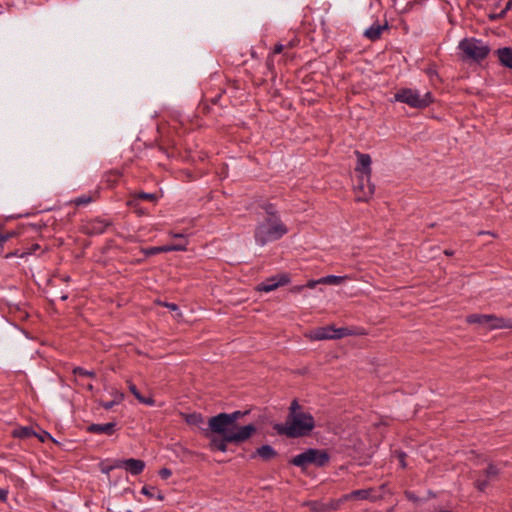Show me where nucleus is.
I'll use <instances>...</instances> for the list:
<instances>
[{"label": "nucleus", "mask_w": 512, "mask_h": 512, "mask_svg": "<svg viewBox=\"0 0 512 512\" xmlns=\"http://www.w3.org/2000/svg\"><path fill=\"white\" fill-rule=\"evenodd\" d=\"M260 207L263 214L256 225L254 237L257 244L264 246L282 238L288 232V228L282 222L274 204L264 203Z\"/></svg>", "instance_id": "obj_2"}, {"label": "nucleus", "mask_w": 512, "mask_h": 512, "mask_svg": "<svg viewBox=\"0 0 512 512\" xmlns=\"http://www.w3.org/2000/svg\"><path fill=\"white\" fill-rule=\"evenodd\" d=\"M375 186L371 183V177L368 181L364 179V174L358 176V182L355 185L357 201H367L374 194Z\"/></svg>", "instance_id": "obj_11"}, {"label": "nucleus", "mask_w": 512, "mask_h": 512, "mask_svg": "<svg viewBox=\"0 0 512 512\" xmlns=\"http://www.w3.org/2000/svg\"><path fill=\"white\" fill-rule=\"evenodd\" d=\"M404 456H405V454H404V453H401V454H400V462H401V466H402V467H405Z\"/></svg>", "instance_id": "obj_49"}, {"label": "nucleus", "mask_w": 512, "mask_h": 512, "mask_svg": "<svg viewBox=\"0 0 512 512\" xmlns=\"http://www.w3.org/2000/svg\"><path fill=\"white\" fill-rule=\"evenodd\" d=\"M37 436L41 442H44L46 439L51 438L50 434L46 431H44L41 435H35Z\"/></svg>", "instance_id": "obj_40"}, {"label": "nucleus", "mask_w": 512, "mask_h": 512, "mask_svg": "<svg viewBox=\"0 0 512 512\" xmlns=\"http://www.w3.org/2000/svg\"><path fill=\"white\" fill-rule=\"evenodd\" d=\"M485 233H486V232H484V231H480L478 234H479V235H482V234H485Z\"/></svg>", "instance_id": "obj_56"}, {"label": "nucleus", "mask_w": 512, "mask_h": 512, "mask_svg": "<svg viewBox=\"0 0 512 512\" xmlns=\"http://www.w3.org/2000/svg\"><path fill=\"white\" fill-rule=\"evenodd\" d=\"M124 399V394L123 393H117V395L115 396V398L111 401H108V402H103L101 401L100 402V405L105 409V410H110L112 409L115 405L119 404L122 400Z\"/></svg>", "instance_id": "obj_26"}, {"label": "nucleus", "mask_w": 512, "mask_h": 512, "mask_svg": "<svg viewBox=\"0 0 512 512\" xmlns=\"http://www.w3.org/2000/svg\"><path fill=\"white\" fill-rule=\"evenodd\" d=\"M157 499H158V500H163V499H164V496H163L162 494H158V495H157Z\"/></svg>", "instance_id": "obj_52"}, {"label": "nucleus", "mask_w": 512, "mask_h": 512, "mask_svg": "<svg viewBox=\"0 0 512 512\" xmlns=\"http://www.w3.org/2000/svg\"><path fill=\"white\" fill-rule=\"evenodd\" d=\"M85 387L88 391L92 392L94 390V386L92 384H87Z\"/></svg>", "instance_id": "obj_50"}, {"label": "nucleus", "mask_w": 512, "mask_h": 512, "mask_svg": "<svg viewBox=\"0 0 512 512\" xmlns=\"http://www.w3.org/2000/svg\"><path fill=\"white\" fill-rule=\"evenodd\" d=\"M159 247H160V253H166V252H171V251H185L184 245L167 244V245H163V246H159Z\"/></svg>", "instance_id": "obj_29"}, {"label": "nucleus", "mask_w": 512, "mask_h": 512, "mask_svg": "<svg viewBox=\"0 0 512 512\" xmlns=\"http://www.w3.org/2000/svg\"><path fill=\"white\" fill-rule=\"evenodd\" d=\"M512 7V0H509L507 3H506V6L505 8L502 10V11H505V14L507 13L508 10H510Z\"/></svg>", "instance_id": "obj_45"}, {"label": "nucleus", "mask_w": 512, "mask_h": 512, "mask_svg": "<svg viewBox=\"0 0 512 512\" xmlns=\"http://www.w3.org/2000/svg\"><path fill=\"white\" fill-rule=\"evenodd\" d=\"M115 468H117V467H116V461L114 462V464H113V465H110V466H103V467L101 468V471H102L103 473H105V474H109V473H110V471H112V470H113V469H115Z\"/></svg>", "instance_id": "obj_35"}, {"label": "nucleus", "mask_w": 512, "mask_h": 512, "mask_svg": "<svg viewBox=\"0 0 512 512\" xmlns=\"http://www.w3.org/2000/svg\"><path fill=\"white\" fill-rule=\"evenodd\" d=\"M171 475H172V471L168 468H162L159 471V476L164 480L168 479Z\"/></svg>", "instance_id": "obj_33"}, {"label": "nucleus", "mask_w": 512, "mask_h": 512, "mask_svg": "<svg viewBox=\"0 0 512 512\" xmlns=\"http://www.w3.org/2000/svg\"><path fill=\"white\" fill-rule=\"evenodd\" d=\"M186 422L191 425L200 426L204 421L201 414L191 413L186 416Z\"/></svg>", "instance_id": "obj_28"}, {"label": "nucleus", "mask_w": 512, "mask_h": 512, "mask_svg": "<svg viewBox=\"0 0 512 512\" xmlns=\"http://www.w3.org/2000/svg\"><path fill=\"white\" fill-rule=\"evenodd\" d=\"M357 156V165L355 171L364 174V179L368 181V177H371V157L369 154L361 153L359 151L355 152Z\"/></svg>", "instance_id": "obj_14"}, {"label": "nucleus", "mask_w": 512, "mask_h": 512, "mask_svg": "<svg viewBox=\"0 0 512 512\" xmlns=\"http://www.w3.org/2000/svg\"><path fill=\"white\" fill-rule=\"evenodd\" d=\"M504 16H505V11H501L498 14H490L489 18H490V20H496V19L503 18Z\"/></svg>", "instance_id": "obj_38"}, {"label": "nucleus", "mask_w": 512, "mask_h": 512, "mask_svg": "<svg viewBox=\"0 0 512 512\" xmlns=\"http://www.w3.org/2000/svg\"><path fill=\"white\" fill-rule=\"evenodd\" d=\"M389 29L387 21L384 24L374 23L367 28L363 35L370 41H377L381 38L382 32Z\"/></svg>", "instance_id": "obj_15"}, {"label": "nucleus", "mask_w": 512, "mask_h": 512, "mask_svg": "<svg viewBox=\"0 0 512 512\" xmlns=\"http://www.w3.org/2000/svg\"><path fill=\"white\" fill-rule=\"evenodd\" d=\"M508 324H509V326H507V328L512 329V320L511 319H508Z\"/></svg>", "instance_id": "obj_51"}, {"label": "nucleus", "mask_w": 512, "mask_h": 512, "mask_svg": "<svg viewBox=\"0 0 512 512\" xmlns=\"http://www.w3.org/2000/svg\"><path fill=\"white\" fill-rule=\"evenodd\" d=\"M312 512H328V505L321 501H307L304 503Z\"/></svg>", "instance_id": "obj_25"}, {"label": "nucleus", "mask_w": 512, "mask_h": 512, "mask_svg": "<svg viewBox=\"0 0 512 512\" xmlns=\"http://www.w3.org/2000/svg\"><path fill=\"white\" fill-rule=\"evenodd\" d=\"M314 428V417L311 413L306 412L296 399L289 406L286 421L273 425V429L278 435H284L288 438L307 436Z\"/></svg>", "instance_id": "obj_1"}, {"label": "nucleus", "mask_w": 512, "mask_h": 512, "mask_svg": "<svg viewBox=\"0 0 512 512\" xmlns=\"http://www.w3.org/2000/svg\"><path fill=\"white\" fill-rule=\"evenodd\" d=\"M318 284H322V282H319V279H318V280H310V281H308V282L304 285V287L309 288V289H313V288H315V287H316V285H318Z\"/></svg>", "instance_id": "obj_34"}, {"label": "nucleus", "mask_w": 512, "mask_h": 512, "mask_svg": "<svg viewBox=\"0 0 512 512\" xmlns=\"http://www.w3.org/2000/svg\"><path fill=\"white\" fill-rule=\"evenodd\" d=\"M296 42L297 41H295V40L289 41L286 47L293 48L296 45Z\"/></svg>", "instance_id": "obj_48"}, {"label": "nucleus", "mask_w": 512, "mask_h": 512, "mask_svg": "<svg viewBox=\"0 0 512 512\" xmlns=\"http://www.w3.org/2000/svg\"><path fill=\"white\" fill-rule=\"evenodd\" d=\"M290 282V277L288 274H278L276 276H273L271 278L266 279L264 282H262L258 290L264 291V292H270L275 289H277L280 286L286 285Z\"/></svg>", "instance_id": "obj_12"}, {"label": "nucleus", "mask_w": 512, "mask_h": 512, "mask_svg": "<svg viewBox=\"0 0 512 512\" xmlns=\"http://www.w3.org/2000/svg\"><path fill=\"white\" fill-rule=\"evenodd\" d=\"M61 299H62V300H66V299H67V295H63V296L61 297Z\"/></svg>", "instance_id": "obj_55"}, {"label": "nucleus", "mask_w": 512, "mask_h": 512, "mask_svg": "<svg viewBox=\"0 0 512 512\" xmlns=\"http://www.w3.org/2000/svg\"><path fill=\"white\" fill-rule=\"evenodd\" d=\"M346 335H348L347 328L335 329L332 326H328L312 331L310 338L313 340L340 339Z\"/></svg>", "instance_id": "obj_10"}, {"label": "nucleus", "mask_w": 512, "mask_h": 512, "mask_svg": "<svg viewBox=\"0 0 512 512\" xmlns=\"http://www.w3.org/2000/svg\"><path fill=\"white\" fill-rule=\"evenodd\" d=\"M256 432V426L254 424H248L239 428L238 431L215 432L221 435V437H212L210 440L209 447L212 450H219L221 452L227 451L228 443H242L248 440Z\"/></svg>", "instance_id": "obj_3"}, {"label": "nucleus", "mask_w": 512, "mask_h": 512, "mask_svg": "<svg viewBox=\"0 0 512 512\" xmlns=\"http://www.w3.org/2000/svg\"><path fill=\"white\" fill-rule=\"evenodd\" d=\"M330 456L326 450L309 448L294 456L290 463L304 470L308 465L323 467L329 462Z\"/></svg>", "instance_id": "obj_6"}, {"label": "nucleus", "mask_w": 512, "mask_h": 512, "mask_svg": "<svg viewBox=\"0 0 512 512\" xmlns=\"http://www.w3.org/2000/svg\"><path fill=\"white\" fill-rule=\"evenodd\" d=\"M372 489H359L354 490L342 496V500H365L371 495Z\"/></svg>", "instance_id": "obj_20"}, {"label": "nucleus", "mask_w": 512, "mask_h": 512, "mask_svg": "<svg viewBox=\"0 0 512 512\" xmlns=\"http://www.w3.org/2000/svg\"><path fill=\"white\" fill-rule=\"evenodd\" d=\"M395 100L405 103L413 108H425L433 99L431 93L420 94L419 91L410 88L400 89L394 96Z\"/></svg>", "instance_id": "obj_7"}, {"label": "nucleus", "mask_w": 512, "mask_h": 512, "mask_svg": "<svg viewBox=\"0 0 512 512\" xmlns=\"http://www.w3.org/2000/svg\"><path fill=\"white\" fill-rule=\"evenodd\" d=\"M284 48H285V46L283 44L278 43V44L275 45V47L273 49V53L274 54H279V53H281L284 50Z\"/></svg>", "instance_id": "obj_39"}, {"label": "nucleus", "mask_w": 512, "mask_h": 512, "mask_svg": "<svg viewBox=\"0 0 512 512\" xmlns=\"http://www.w3.org/2000/svg\"><path fill=\"white\" fill-rule=\"evenodd\" d=\"M110 224L111 223L106 220L95 219L85 226V232L88 235H99L104 233Z\"/></svg>", "instance_id": "obj_16"}, {"label": "nucleus", "mask_w": 512, "mask_h": 512, "mask_svg": "<svg viewBox=\"0 0 512 512\" xmlns=\"http://www.w3.org/2000/svg\"><path fill=\"white\" fill-rule=\"evenodd\" d=\"M187 244H188L187 240H180V242L173 243L172 245H184L185 250H186L187 249Z\"/></svg>", "instance_id": "obj_46"}, {"label": "nucleus", "mask_w": 512, "mask_h": 512, "mask_svg": "<svg viewBox=\"0 0 512 512\" xmlns=\"http://www.w3.org/2000/svg\"><path fill=\"white\" fill-rule=\"evenodd\" d=\"M13 434L19 438H29L33 435H36V433L29 427H20L14 430Z\"/></svg>", "instance_id": "obj_27"}, {"label": "nucleus", "mask_w": 512, "mask_h": 512, "mask_svg": "<svg viewBox=\"0 0 512 512\" xmlns=\"http://www.w3.org/2000/svg\"><path fill=\"white\" fill-rule=\"evenodd\" d=\"M128 383V389L129 391L134 395V397L143 404L153 406L155 401L151 397H144L140 394L139 390L137 389L136 385L132 383L131 381H127Z\"/></svg>", "instance_id": "obj_21"}, {"label": "nucleus", "mask_w": 512, "mask_h": 512, "mask_svg": "<svg viewBox=\"0 0 512 512\" xmlns=\"http://www.w3.org/2000/svg\"><path fill=\"white\" fill-rule=\"evenodd\" d=\"M72 373H73V375L75 377H77L75 379V381L79 385H83V383H81L78 378H81V377H88V378H91V379L96 378V373H95L94 370H87V369H84L82 367H75V368H73Z\"/></svg>", "instance_id": "obj_22"}, {"label": "nucleus", "mask_w": 512, "mask_h": 512, "mask_svg": "<svg viewBox=\"0 0 512 512\" xmlns=\"http://www.w3.org/2000/svg\"><path fill=\"white\" fill-rule=\"evenodd\" d=\"M11 236V233L0 234V245H3Z\"/></svg>", "instance_id": "obj_37"}, {"label": "nucleus", "mask_w": 512, "mask_h": 512, "mask_svg": "<svg viewBox=\"0 0 512 512\" xmlns=\"http://www.w3.org/2000/svg\"><path fill=\"white\" fill-rule=\"evenodd\" d=\"M458 49L461 51L463 59L474 62L484 60L490 52V47L487 44L473 37L461 40Z\"/></svg>", "instance_id": "obj_5"}, {"label": "nucleus", "mask_w": 512, "mask_h": 512, "mask_svg": "<svg viewBox=\"0 0 512 512\" xmlns=\"http://www.w3.org/2000/svg\"><path fill=\"white\" fill-rule=\"evenodd\" d=\"M92 201V197L89 196V195H83V196H80V197H77L73 203L76 205V206H83V205H87L89 204L90 202Z\"/></svg>", "instance_id": "obj_30"}, {"label": "nucleus", "mask_w": 512, "mask_h": 512, "mask_svg": "<svg viewBox=\"0 0 512 512\" xmlns=\"http://www.w3.org/2000/svg\"><path fill=\"white\" fill-rule=\"evenodd\" d=\"M255 455L259 456L264 461H269L277 456V452L274 450L272 446L266 444L257 448L255 454L252 455V457H254Z\"/></svg>", "instance_id": "obj_19"}, {"label": "nucleus", "mask_w": 512, "mask_h": 512, "mask_svg": "<svg viewBox=\"0 0 512 512\" xmlns=\"http://www.w3.org/2000/svg\"><path fill=\"white\" fill-rule=\"evenodd\" d=\"M141 493L150 498H152L154 496L153 493L151 492L150 488H148V487H143L141 490Z\"/></svg>", "instance_id": "obj_41"}, {"label": "nucleus", "mask_w": 512, "mask_h": 512, "mask_svg": "<svg viewBox=\"0 0 512 512\" xmlns=\"http://www.w3.org/2000/svg\"><path fill=\"white\" fill-rule=\"evenodd\" d=\"M499 474L500 469L493 463H490L486 469L479 472L478 478L475 480L474 483L476 489L481 492H484L491 482L498 479Z\"/></svg>", "instance_id": "obj_9"}, {"label": "nucleus", "mask_w": 512, "mask_h": 512, "mask_svg": "<svg viewBox=\"0 0 512 512\" xmlns=\"http://www.w3.org/2000/svg\"><path fill=\"white\" fill-rule=\"evenodd\" d=\"M116 423L109 422L103 424H91L87 427V431L94 434L112 435L115 432Z\"/></svg>", "instance_id": "obj_17"}, {"label": "nucleus", "mask_w": 512, "mask_h": 512, "mask_svg": "<svg viewBox=\"0 0 512 512\" xmlns=\"http://www.w3.org/2000/svg\"><path fill=\"white\" fill-rule=\"evenodd\" d=\"M142 252L145 254V256H152L160 253V247H149V248H143Z\"/></svg>", "instance_id": "obj_31"}, {"label": "nucleus", "mask_w": 512, "mask_h": 512, "mask_svg": "<svg viewBox=\"0 0 512 512\" xmlns=\"http://www.w3.org/2000/svg\"><path fill=\"white\" fill-rule=\"evenodd\" d=\"M249 413L246 411H234L232 413H219L209 418L208 426L211 432L238 431L243 426L237 425V420Z\"/></svg>", "instance_id": "obj_4"}, {"label": "nucleus", "mask_w": 512, "mask_h": 512, "mask_svg": "<svg viewBox=\"0 0 512 512\" xmlns=\"http://www.w3.org/2000/svg\"><path fill=\"white\" fill-rule=\"evenodd\" d=\"M445 254L450 256V255H452V254H453V252H452V251H449V250H446V251H445Z\"/></svg>", "instance_id": "obj_53"}, {"label": "nucleus", "mask_w": 512, "mask_h": 512, "mask_svg": "<svg viewBox=\"0 0 512 512\" xmlns=\"http://www.w3.org/2000/svg\"><path fill=\"white\" fill-rule=\"evenodd\" d=\"M8 498V490L6 489H0V500L2 502H6Z\"/></svg>", "instance_id": "obj_36"}, {"label": "nucleus", "mask_w": 512, "mask_h": 512, "mask_svg": "<svg viewBox=\"0 0 512 512\" xmlns=\"http://www.w3.org/2000/svg\"><path fill=\"white\" fill-rule=\"evenodd\" d=\"M497 55L500 63L512 69V48L511 47H503L497 50Z\"/></svg>", "instance_id": "obj_18"}, {"label": "nucleus", "mask_w": 512, "mask_h": 512, "mask_svg": "<svg viewBox=\"0 0 512 512\" xmlns=\"http://www.w3.org/2000/svg\"><path fill=\"white\" fill-rule=\"evenodd\" d=\"M38 248H39V245H38V244H34V245H33V249H34V250H36V249H38Z\"/></svg>", "instance_id": "obj_54"}, {"label": "nucleus", "mask_w": 512, "mask_h": 512, "mask_svg": "<svg viewBox=\"0 0 512 512\" xmlns=\"http://www.w3.org/2000/svg\"><path fill=\"white\" fill-rule=\"evenodd\" d=\"M165 306L172 311L178 310V306L175 303H165Z\"/></svg>", "instance_id": "obj_43"}, {"label": "nucleus", "mask_w": 512, "mask_h": 512, "mask_svg": "<svg viewBox=\"0 0 512 512\" xmlns=\"http://www.w3.org/2000/svg\"><path fill=\"white\" fill-rule=\"evenodd\" d=\"M304 288H305L304 285L295 286L291 289V291L294 293H298V292L302 291Z\"/></svg>", "instance_id": "obj_44"}, {"label": "nucleus", "mask_w": 512, "mask_h": 512, "mask_svg": "<svg viewBox=\"0 0 512 512\" xmlns=\"http://www.w3.org/2000/svg\"><path fill=\"white\" fill-rule=\"evenodd\" d=\"M348 279H350V277L347 275H345V276L327 275V276L319 278V282H322V284H325V285H340L345 280H348Z\"/></svg>", "instance_id": "obj_23"}, {"label": "nucleus", "mask_w": 512, "mask_h": 512, "mask_svg": "<svg viewBox=\"0 0 512 512\" xmlns=\"http://www.w3.org/2000/svg\"><path fill=\"white\" fill-rule=\"evenodd\" d=\"M170 235L173 237V238H176V239H180V240H187L185 235L182 234V233H173L171 232Z\"/></svg>", "instance_id": "obj_42"}, {"label": "nucleus", "mask_w": 512, "mask_h": 512, "mask_svg": "<svg viewBox=\"0 0 512 512\" xmlns=\"http://www.w3.org/2000/svg\"><path fill=\"white\" fill-rule=\"evenodd\" d=\"M111 176H114L115 179H117L121 176V173L116 170V171L111 172Z\"/></svg>", "instance_id": "obj_47"}, {"label": "nucleus", "mask_w": 512, "mask_h": 512, "mask_svg": "<svg viewBox=\"0 0 512 512\" xmlns=\"http://www.w3.org/2000/svg\"><path fill=\"white\" fill-rule=\"evenodd\" d=\"M158 199V196L155 193H146V192H139L135 193L133 196V199L128 201L129 206H135L137 200H146L154 202Z\"/></svg>", "instance_id": "obj_24"}, {"label": "nucleus", "mask_w": 512, "mask_h": 512, "mask_svg": "<svg viewBox=\"0 0 512 512\" xmlns=\"http://www.w3.org/2000/svg\"><path fill=\"white\" fill-rule=\"evenodd\" d=\"M345 500H342V497L337 501H331L328 503V511H335L339 508L340 504L344 502Z\"/></svg>", "instance_id": "obj_32"}, {"label": "nucleus", "mask_w": 512, "mask_h": 512, "mask_svg": "<svg viewBox=\"0 0 512 512\" xmlns=\"http://www.w3.org/2000/svg\"><path fill=\"white\" fill-rule=\"evenodd\" d=\"M469 324H479L486 326L490 330L504 329L509 326L508 319L498 317L494 314H471L466 318Z\"/></svg>", "instance_id": "obj_8"}, {"label": "nucleus", "mask_w": 512, "mask_h": 512, "mask_svg": "<svg viewBox=\"0 0 512 512\" xmlns=\"http://www.w3.org/2000/svg\"><path fill=\"white\" fill-rule=\"evenodd\" d=\"M116 467L124 468L132 475H139L145 468V462L143 460L134 458L116 460Z\"/></svg>", "instance_id": "obj_13"}]
</instances>
